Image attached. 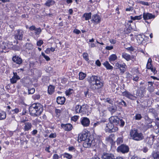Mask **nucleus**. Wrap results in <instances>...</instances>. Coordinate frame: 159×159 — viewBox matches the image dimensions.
Instances as JSON below:
<instances>
[{"mask_svg":"<svg viewBox=\"0 0 159 159\" xmlns=\"http://www.w3.org/2000/svg\"><path fill=\"white\" fill-rule=\"evenodd\" d=\"M117 151L118 152H121L123 153H127L129 151V148L128 146L122 144L117 148Z\"/></svg>","mask_w":159,"mask_h":159,"instance_id":"nucleus-8","label":"nucleus"},{"mask_svg":"<svg viewBox=\"0 0 159 159\" xmlns=\"http://www.w3.org/2000/svg\"><path fill=\"white\" fill-rule=\"evenodd\" d=\"M152 59L150 58H149L148 60V62L147 65V68L148 69L151 68L152 67V65L151 64Z\"/></svg>","mask_w":159,"mask_h":159,"instance_id":"nucleus-34","label":"nucleus"},{"mask_svg":"<svg viewBox=\"0 0 159 159\" xmlns=\"http://www.w3.org/2000/svg\"><path fill=\"white\" fill-rule=\"evenodd\" d=\"M143 19L145 20L154 18L155 17V16L152 15V14L145 12L143 13Z\"/></svg>","mask_w":159,"mask_h":159,"instance_id":"nucleus-18","label":"nucleus"},{"mask_svg":"<svg viewBox=\"0 0 159 159\" xmlns=\"http://www.w3.org/2000/svg\"><path fill=\"white\" fill-rule=\"evenodd\" d=\"M63 156L64 157L67 159H71L72 157V156L71 155L66 152L63 154Z\"/></svg>","mask_w":159,"mask_h":159,"instance_id":"nucleus-35","label":"nucleus"},{"mask_svg":"<svg viewBox=\"0 0 159 159\" xmlns=\"http://www.w3.org/2000/svg\"><path fill=\"white\" fill-rule=\"evenodd\" d=\"M123 95L125 97L132 100H135L137 98L136 97L133 96L129 92L125 91L123 93Z\"/></svg>","mask_w":159,"mask_h":159,"instance_id":"nucleus-16","label":"nucleus"},{"mask_svg":"<svg viewBox=\"0 0 159 159\" xmlns=\"http://www.w3.org/2000/svg\"><path fill=\"white\" fill-rule=\"evenodd\" d=\"M133 80H134V81H138V80L139 79V77L137 76H133Z\"/></svg>","mask_w":159,"mask_h":159,"instance_id":"nucleus-57","label":"nucleus"},{"mask_svg":"<svg viewBox=\"0 0 159 159\" xmlns=\"http://www.w3.org/2000/svg\"><path fill=\"white\" fill-rule=\"evenodd\" d=\"M96 65L98 66H100L101 65V63L99 60H97L95 62Z\"/></svg>","mask_w":159,"mask_h":159,"instance_id":"nucleus-64","label":"nucleus"},{"mask_svg":"<svg viewBox=\"0 0 159 159\" xmlns=\"http://www.w3.org/2000/svg\"><path fill=\"white\" fill-rule=\"evenodd\" d=\"M115 69H120V71L122 73H124L126 70V66L125 63L120 64L118 62H117L115 64L114 67Z\"/></svg>","mask_w":159,"mask_h":159,"instance_id":"nucleus-7","label":"nucleus"},{"mask_svg":"<svg viewBox=\"0 0 159 159\" xmlns=\"http://www.w3.org/2000/svg\"><path fill=\"white\" fill-rule=\"evenodd\" d=\"M34 33L36 34L39 35V34L41 32V30L40 28H36L35 30Z\"/></svg>","mask_w":159,"mask_h":159,"instance_id":"nucleus-41","label":"nucleus"},{"mask_svg":"<svg viewBox=\"0 0 159 159\" xmlns=\"http://www.w3.org/2000/svg\"><path fill=\"white\" fill-rule=\"evenodd\" d=\"M126 49L127 50H128L129 51H133L134 50V49L132 46H131L130 47L127 48H126Z\"/></svg>","mask_w":159,"mask_h":159,"instance_id":"nucleus-60","label":"nucleus"},{"mask_svg":"<svg viewBox=\"0 0 159 159\" xmlns=\"http://www.w3.org/2000/svg\"><path fill=\"white\" fill-rule=\"evenodd\" d=\"M43 41L42 40H40L37 42V45L38 46H40L43 44Z\"/></svg>","mask_w":159,"mask_h":159,"instance_id":"nucleus-49","label":"nucleus"},{"mask_svg":"<svg viewBox=\"0 0 159 159\" xmlns=\"http://www.w3.org/2000/svg\"><path fill=\"white\" fill-rule=\"evenodd\" d=\"M65 101V98L64 97H58L57 98V102L58 104H63Z\"/></svg>","mask_w":159,"mask_h":159,"instance_id":"nucleus-22","label":"nucleus"},{"mask_svg":"<svg viewBox=\"0 0 159 159\" xmlns=\"http://www.w3.org/2000/svg\"><path fill=\"white\" fill-rule=\"evenodd\" d=\"M53 159H59V157L57 154H54L53 156Z\"/></svg>","mask_w":159,"mask_h":159,"instance_id":"nucleus-58","label":"nucleus"},{"mask_svg":"<svg viewBox=\"0 0 159 159\" xmlns=\"http://www.w3.org/2000/svg\"><path fill=\"white\" fill-rule=\"evenodd\" d=\"M151 70V71L154 74H155L157 73V71L155 68H154L153 67H152L151 68L149 69Z\"/></svg>","mask_w":159,"mask_h":159,"instance_id":"nucleus-55","label":"nucleus"},{"mask_svg":"<svg viewBox=\"0 0 159 159\" xmlns=\"http://www.w3.org/2000/svg\"><path fill=\"white\" fill-rule=\"evenodd\" d=\"M147 141V143L150 145H152L153 143V139L151 137L147 138L144 140V142H146Z\"/></svg>","mask_w":159,"mask_h":159,"instance_id":"nucleus-26","label":"nucleus"},{"mask_svg":"<svg viewBox=\"0 0 159 159\" xmlns=\"http://www.w3.org/2000/svg\"><path fill=\"white\" fill-rule=\"evenodd\" d=\"M138 2L139 3L141 4L144 5H146L147 6H148L149 5V4H148V2H144L143 1H138Z\"/></svg>","mask_w":159,"mask_h":159,"instance_id":"nucleus-43","label":"nucleus"},{"mask_svg":"<svg viewBox=\"0 0 159 159\" xmlns=\"http://www.w3.org/2000/svg\"><path fill=\"white\" fill-rule=\"evenodd\" d=\"M17 78L14 77H12V78L10 79V81L11 83L14 84L16 82L17 80H19Z\"/></svg>","mask_w":159,"mask_h":159,"instance_id":"nucleus-40","label":"nucleus"},{"mask_svg":"<svg viewBox=\"0 0 159 159\" xmlns=\"http://www.w3.org/2000/svg\"><path fill=\"white\" fill-rule=\"evenodd\" d=\"M89 136H88V134L85 133L84 134H79L78 137V140L80 141H85L88 138Z\"/></svg>","mask_w":159,"mask_h":159,"instance_id":"nucleus-19","label":"nucleus"},{"mask_svg":"<svg viewBox=\"0 0 159 159\" xmlns=\"http://www.w3.org/2000/svg\"><path fill=\"white\" fill-rule=\"evenodd\" d=\"M118 130V128L111 122L106 124L105 130L107 132H108L110 133L114 132H116Z\"/></svg>","mask_w":159,"mask_h":159,"instance_id":"nucleus-5","label":"nucleus"},{"mask_svg":"<svg viewBox=\"0 0 159 159\" xmlns=\"http://www.w3.org/2000/svg\"><path fill=\"white\" fill-rule=\"evenodd\" d=\"M81 109V112H86L87 111V107L88 106L87 105H83L82 106H80Z\"/></svg>","mask_w":159,"mask_h":159,"instance_id":"nucleus-32","label":"nucleus"},{"mask_svg":"<svg viewBox=\"0 0 159 159\" xmlns=\"http://www.w3.org/2000/svg\"><path fill=\"white\" fill-rule=\"evenodd\" d=\"M24 32L20 30H17L15 31L14 35V38L16 40H22Z\"/></svg>","mask_w":159,"mask_h":159,"instance_id":"nucleus-9","label":"nucleus"},{"mask_svg":"<svg viewBox=\"0 0 159 159\" xmlns=\"http://www.w3.org/2000/svg\"><path fill=\"white\" fill-rule=\"evenodd\" d=\"M79 79L80 80H83L86 76V74L81 72L79 73Z\"/></svg>","mask_w":159,"mask_h":159,"instance_id":"nucleus-31","label":"nucleus"},{"mask_svg":"<svg viewBox=\"0 0 159 159\" xmlns=\"http://www.w3.org/2000/svg\"><path fill=\"white\" fill-rule=\"evenodd\" d=\"M79 116H74L71 118V120L74 121H76L78 119Z\"/></svg>","mask_w":159,"mask_h":159,"instance_id":"nucleus-50","label":"nucleus"},{"mask_svg":"<svg viewBox=\"0 0 159 159\" xmlns=\"http://www.w3.org/2000/svg\"><path fill=\"white\" fill-rule=\"evenodd\" d=\"M81 124L84 127L88 126L90 123L89 119L86 117H82L80 119Z\"/></svg>","mask_w":159,"mask_h":159,"instance_id":"nucleus-11","label":"nucleus"},{"mask_svg":"<svg viewBox=\"0 0 159 159\" xmlns=\"http://www.w3.org/2000/svg\"><path fill=\"white\" fill-rule=\"evenodd\" d=\"M134 118L136 120H140L142 119V116L141 114H136Z\"/></svg>","mask_w":159,"mask_h":159,"instance_id":"nucleus-38","label":"nucleus"},{"mask_svg":"<svg viewBox=\"0 0 159 159\" xmlns=\"http://www.w3.org/2000/svg\"><path fill=\"white\" fill-rule=\"evenodd\" d=\"M33 127L32 123L30 122H25L23 129L25 132L31 130Z\"/></svg>","mask_w":159,"mask_h":159,"instance_id":"nucleus-13","label":"nucleus"},{"mask_svg":"<svg viewBox=\"0 0 159 159\" xmlns=\"http://www.w3.org/2000/svg\"><path fill=\"white\" fill-rule=\"evenodd\" d=\"M13 112L14 111L15 113H17L20 111L19 109L18 108H16L12 110Z\"/></svg>","mask_w":159,"mask_h":159,"instance_id":"nucleus-61","label":"nucleus"},{"mask_svg":"<svg viewBox=\"0 0 159 159\" xmlns=\"http://www.w3.org/2000/svg\"><path fill=\"white\" fill-rule=\"evenodd\" d=\"M106 140L108 142L111 143L113 140L110 136H108L106 138Z\"/></svg>","mask_w":159,"mask_h":159,"instance_id":"nucleus-45","label":"nucleus"},{"mask_svg":"<svg viewBox=\"0 0 159 159\" xmlns=\"http://www.w3.org/2000/svg\"><path fill=\"white\" fill-rule=\"evenodd\" d=\"M73 92V90L72 89H69L66 91V95H69L72 93Z\"/></svg>","mask_w":159,"mask_h":159,"instance_id":"nucleus-44","label":"nucleus"},{"mask_svg":"<svg viewBox=\"0 0 159 159\" xmlns=\"http://www.w3.org/2000/svg\"><path fill=\"white\" fill-rule=\"evenodd\" d=\"M61 127L64 129L65 131H67L71 130L73 128V126L70 123L66 124H62L61 125Z\"/></svg>","mask_w":159,"mask_h":159,"instance_id":"nucleus-15","label":"nucleus"},{"mask_svg":"<svg viewBox=\"0 0 159 159\" xmlns=\"http://www.w3.org/2000/svg\"><path fill=\"white\" fill-rule=\"evenodd\" d=\"M12 59V61L17 64L20 65L22 63V59L18 56L15 55L13 56Z\"/></svg>","mask_w":159,"mask_h":159,"instance_id":"nucleus-17","label":"nucleus"},{"mask_svg":"<svg viewBox=\"0 0 159 159\" xmlns=\"http://www.w3.org/2000/svg\"><path fill=\"white\" fill-rule=\"evenodd\" d=\"M152 155L154 159H159V153L154 152Z\"/></svg>","mask_w":159,"mask_h":159,"instance_id":"nucleus-33","label":"nucleus"},{"mask_svg":"<svg viewBox=\"0 0 159 159\" xmlns=\"http://www.w3.org/2000/svg\"><path fill=\"white\" fill-rule=\"evenodd\" d=\"M106 102H108L110 104L112 105V103L113 102V101L109 98H107L106 100Z\"/></svg>","mask_w":159,"mask_h":159,"instance_id":"nucleus-53","label":"nucleus"},{"mask_svg":"<svg viewBox=\"0 0 159 159\" xmlns=\"http://www.w3.org/2000/svg\"><path fill=\"white\" fill-rule=\"evenodd\" d=\"M43 106L39 103L32 104L29 108L30 114L34 117L39 116L43 112Z\"/></svg>","mask_w":159,"mask_h":159,"instance_id":"nucleus-1","label":"nucleus"},{"mask_svg":"<svg viewBox=\"0 0 159 159\" xmlns=\"http://www.w3.org/2000/svg\"><path fill=\"white\" fill-rule=\"evenodd\" d=\"M130 139L135 141H140L144 139V136L142 133L136 129H131L129 132Z\"/></svg>","mask_w":159,"mask_h":159,"instance_id":"nucleus-2","label":"nucleus"},{"mask_svg":"<svg viewBox=\"0 0 159 159\" xmlns=\"http://www.w3.org/2000/svg\"><path fill=\"white\" fill-rule=\"evenodd\" d=\"M91 21L95 24H97L101 21V18L99 15L94 14L92 16Z\"/></svg>","mask_w":159,"mask_h":159,"instance_id":"nucleus-14","label":"nucleus"},{"mask_svg":"<svg viewBox=\"0 0 159 159\" xmlns=\"http://www.w3.org/2000/svg\"><path fill=\"white\" fill-rule=\"evenodd\" d=\"M35 89L34 88H32L30 89H29L28 90L29 94H32L35 92Z\"/></svg>","mask_w":159,"mask_h":159,"instance_id":"nucleus-46","label":"nucleus"},{"mask_svg":"<svg viewBox=\"0 0 159 159\" xmlns=\"http://www.w3.org/2000/svg\"><path fill=\"white\" fill-rule=\"evenodd\" d=\"M103 85V82L100 80V78L98 77L97 79L94 84H92V89L93 90H98L101 88Z\"/></svg>","mask_w":159,"mask_h":159,"instance_id":"nucleus-4","label":"nucleus"},{"mask_svg":"<svg viewBox=\"0 0 159 159\" xmlns=\"http://www.w3.org/2000/svg\"><path fill=\"white\" fill-rule=\"evenodd\" d=\"M123 142V139L121 138H118L116 141V143L117 144H119Z\"/></svg>","mask_w":159,"mask_h":159,"instance_id":"nucleus-42","label":"nucleus"},{"mask_svg":"<svg viewBox=\"0 0 159 159\" xmlns=\"http://www.w3.org/2000/svg\"><path fill=\"white\" fill-rule=\"evenodd\" d=\"M117 59V57L114 54H112L109 57V61L111 63L112 61H115Z\"/></svg>","mask_w":159,"mask_h":159,"instance_id":"nucleus-25","label":"nucleus"},{"mask_svg":"<svg viewBox=\"0 0 159 159\" xmlns=\"http://www.w3.org/2000/svg\"><path fill=\"white\" fill-rule=\"evenodd\" d=\"M108 110L111 112V115H113L117 110V107L116 105H109L108 107Z\"/></svg>","mask_w":159,"mask_h":159,"instance_id":"nucleus-20","label":"nucleus"},{"mask_svg":"<svg viewBox=\"0 0 159 159\" xmlns=\"http://www.w3.org/2000/svg\"><path fill=\"white\" fill-rule=\"evenodd\" d=\"M83 57L85 59L86 61H88L89 60V59L88 58V54L86 53H84L83 54Z\"/></svg>","mask_w":159,"mask_h":159,"instance_id":"nucleus-52","label":"nucleus"},{"mask_svg":"<svg viewBox=\"0 0 159 159\" xmlns=\"http://www.w3.org/2000/svg\"><path fill=\"white\" fill-rule=\"evenodd\" d=\"M119 104L125 107H126L127 106L126 103L123 100H121V102H120Z\"/></svg>","mask_w":159,"mask_h":159,"instance_id":"nucleus-47","label":"nucleus"},{"mask_svg":"<svg viewBox=\"0 0 159 159\" xmlns=\"http://www.w3.org/2000/svg\"><path fill=\"white\" fill-rule=\"evenodd\" d=\"M74 32L76 33L77 34H79L81 32L80 31L76 29H75L74 30Z\"/></svg>","mask_w":159,"mask_h":159,"instance_id":"nucleus-62","label":"nucleus"},{"mask_svg":"<svg viewBox=\"0 0 159 159\" xmlns=\"http://www.w3.org/2000/svg\"><path fill=\"white\" fill-rule=\"evenodd\" d=\"M26 48L30 50L33 48V45L31 43H26L25 45Z\"/></svg>","mask_w":159,"mask_h":159,"instance_id":"nucleus-39","label":"nucleus"},{"mask_svg":"<svg viewBox=\"0 0 159 159\" xmlns=\"http://www.w3.org/2000/svg\"><path fill=\"white\" fill-rule=\"evenodd\" d=\"M103 65L107 69L112 70L113 69V67L111 66L107 61L104 62Z\"/></svg>","mask_w":159,"mask_h":159,"instance_id":"nucleus-28","label":"nucleus"},{"mask_svg":"<svg viewBox=\"0 0 159 159\" xmlns=\"http://www.w3.org/2000/svg\"><path fill=\"white\" fill-rule=\"evenodd\" d=\"M83 17H85V20H88L91 18V12L85 13L83 15Z\"/></svg>","mask_w":159,"mask_h":159,"instance_id":"nucleus-27","label":"nucleus"},{"mask_svg":"<svg viewBox=\"0 0 159 159\" xmlns=\"http://www.w3.org/2000/svg\"><path fill=\"white\" fill-rule=\"evenodd\" d=\"M97 78H98V77L95 75H92L91 77H89L87 78V80L90 84L91 89H92V84H94Z\"/></svg>","mask_w":159,"mask_h":159,"instance_id":"nucleus-12","label":"nucleus"},{"mask_svg":"<svg viewBox=\"0 0 159 159\" xmlns=\"http://www.w3.org/2000/svg\"><path fill=\"white\" fill-rule=\"evenodd\" d=\"M122 57L127 61H129L132 59H134V56L132 55L131 56L126 53H123L122 54Z\"/></svg>","mask_w":159,"mask_h":159,"instance_id":"nucleus-21","label":"nucleus"},{"mask_svg":"<svg viewBox=\"0 0 159 159\" xmlns=\"http://www.w3.org/2000/svg\"><path fill=\"white\" fill-rule=\"evenodd\" d=\"M54 91V87L52 85H50L48 87V92L50 94H52Z\"/></svg>","mask_w":159,"mask_h":159,"instance_id":"nucleus-29","label":"nucleus"},{"mask_svg":"<svg viewBox=\"0 0 159 159\" xmlns=\"http://www.w3.org/2000/svg\"><path fill=\"white\" fill-rule=\"evenodd\" d=\"M56 137V133H52L50 134L49 137L50 138H55Z\"/></svg>","mask_w":159,"mask_h":159,"instance_id":"nucleus-54","label":"nucleus"},{"mask_svg":"<svg viewBox=\"0 0 159 159\" xmlns=\"http://www.w3.org/2000/svg\"><path fill=\"white\" fill-rule=\"evenodd\" d=\"M80 106L79 105H77L75 107V111L76 113L81 112V109Z\"/></svg>","mask_w":159,"mask_h":159,"instance_id":"nucleus-37","label":"nucleus"},{"mask_svg":"<svg viewBox=\"0 0 159 159\" xmlns=\"http://www.w3.org/2000/svg\"><path fill=\"white\" fill-rule=\"evenodd\" d=\"M148 90L150 92H152L154 91V88L153 86V84H154V82H152L148 81Z\"/></svg>","mask_w":159,"mask_h":159,"instance_id":"nucleus-23","label":"nucleus"},{"mask_svg":"<svg viewBox=\"0 0 159 159\" xmlns=\"http://www.w3.org/2000/svg\"><path fill=\"white\" fill-rule=\"evenodd\" d=\"M133 10V7H129L128 8H127L125 9L126 11H132Z\"/></svg>","mask_w":159,"mask_h":159,"instance_id":"nucleus-56","label":"nucleus"},{"mask_svg":"<svg viewBox=\"0 0 159 159\" xmlns=\"http://www.w3.org/2000/svg\"><path fill=\"white\" fill-rule=\"evenodd\" d=\"M115 157L114 155L112 153H105L103 154L102 157V159H123L121 157Z\"/></svg>","mask_w":159,"mask_h":159,"instance_id":"nucleus-6","label":"nucleus"},{"mask_svg":"<svg viewBox=\"0 0 159 159\" xmlns=\"http://www.w3.org/2000/svg\"><path fill=\"white\" fill-rule=\"evenodd\" d=\"M109 120L115 126L119 125L123 127L125 123L124 121L122 119H120L116 116H113L109 118Z\"/></svg>","mask_w":159,"mask_h":159,"instance_id":"nucleus-3","label":"nucleus"},{"mask_svg":"<svg viewBox=\"0 0 159 159\" xmlns=\"http://www.w3.org/2000/svg\"><path fill=\"white\" fill-rule=\"evenodd\" d=\"M93 141V136L91 135L89 136L88 138L84 141L83 143V146L86 148H89L91 147Z\"/></svg>","mask_w":159,"mask_h":159,"instance_id":"nucleus-10","label":"nucleus"},{"mask_svg":"<svg viewBox=\"0 0 159 159\" xmlns=\"http://www.w3.org/2000/svg\"><path fill=\"white\" fill-rule=\"evenodd\" d=\"M145 119L146 120L147 122L148 123H151L152 122V120L150 118L148 117H146L145 118Z\"/></svg>","mask_w":159,"mask_h":159,"instance_id":"nucleus-48","label":"nucleus"},{"mask_svg":"<svg viewBox=\"0 0 159 159\" xmlns=\"http://www.w3.org/2000/svg\"><path fill=\"white\" fill-rule=\"evenodd\" d=\"M55 2L53 0H47L44 5L48 7H50L54 4Z\"/></svg>","mask_w":159,"mask_h":159,"instance_id":"nucleus-24","label":"nucleus"},{"mask_svg":"<svg viewBox=\"0 0 159 159\" xmlns=\"http://www.w3.org/2000/svg\"><path fill=\"white\" fill-rule=\"evenodd\" d=\"M38 132V131L36 129H34L33 131L31 132V134L33 135H34L36 134Z\"/></svg>","mask_w":159,"mask_h":159,"instance_id":"nucleus-59","label":"nucleus"},{"mask_svg":"<svg viewBox=\"0 0 159 159\" xmlns=\"http://www.w3.org/2000/svg\"><path fill=\"white\" fill-rule=\"evenodd\" d=\"M13 77H14L17 78L18 79H20V78L19 76H18L17 75V73L16 72H13Z\"/></svg>","mask_w":159,"mask_h":159,"instance_id":"nucleus-63","label":"nucleus"},{"mask_svg":"<svg viewBox=\"0 0 159 159\" xmlns=\"http://www.w3.org/2000/svg\"><path fill=\"white\" fill-rule=\"evenodd\" d=\"M89 92V89H86L84 90V94L85 96L87 97V96L89 97V95H88Z\"/></svg>","mask_w":159,"mask_h":159,"instance_id":"nucleus-51","label":"nucleus"},{"mask_svg":"<svg viewBox=\"0 0 159 159\" xmlns=\"http://www.w3.org/2000/svg\"><path fill=\"white\" fill-rule=\"evenodd\" d=\"M6 113L4 111H2L0 113V120H2L6 118Z\"/></svg>","mask_w":159,"mask_h":159,"instance_id":"nucleus-30","label":"nucleus"},{"mask_svg":"<svg viewBox=\"0 0 159 159\" xmlns=\"http://www.w3.org/2000/svg\"><path fill=\"white\" fill-rule=\"evenodd\" d=\"M142 18V15H140L138 16H131V19L133 20H140Z\"/></svg>","mask_w":159,"mask_h":159,"instance_id":"nucleus-36","label":"nucleus"}]
</instances>
